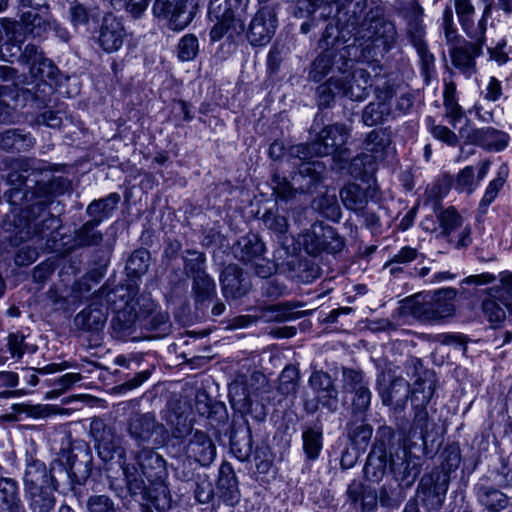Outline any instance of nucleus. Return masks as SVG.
I'll return each instance as SVG.
<instances>
[{
  "label": "nucleus",
  "mask_w": 512,
  "mask_h": 512,
  "mask_svg": "<svg viewBox=\"0 0 512 512\" xmlns=\"http://www.w3.org/2000/svg\"><path fill=\"white\" fill-rule=\"evenodd\" d=\"M20 62L29 66V73L33 79L34 87L25 89L26 77L18 75L16 70L8 66H0V79L11 84L0 85V96L16 93L15 96H47L53 94L54 82L59 70L53 62L44 56L36 45L27 44L20 56Z\"/></svg>",
  "instance_id": "1"
},
{
  "label": "nucleus",
  "mask_w": 512,
  "mask_h": 512,
  "mask_svg": "<svg viewBox=\"0 0 512 512\" xmlns=\"http://www.w3.org/2000/svg\"><path fill=\"white\" fill-rule=\"evenodd\" d=\"M68 461V468L61 461H53L48 470L44 462L33 456L27 457L23 476L25 492L43 488L58 490L61 483H67L72 489L83 484L90 474L87 464H77L73 456Z\"/></svg>",
  "instance_id": "2"
},
{
  "label": "nucleus",
  "mask_w": 512,
  "mask_h": 512,
  "mask_svg": "<svg viewBox=\"0 0 512 512\" xmlns=\"http://www.w3.org/2000/svg\"><path fill=\"white\" fill-rule=\"evenodd\" d=\"M298 170L292 174V181L285 177L274 175L272 177V188L279 199H289L295 192H312L323 181L326 173V166L321 161L299 160ZM296 165V163H293Z\"/></svg>",
  "instance_id": "3"
},
{
  "label": "nucleus",
  "mask_w": 512,
  "mask_h": 512,
  "mask_svg": "<svg viewBox=\"0 0 512 512\" xmlns=\"http://www.w3.org/2000/svg\"><path fill=\"white\" fill-rule=\"evenodd\" d=\"M208 15L211 21L216 22L210 30V39L213 42L224 36H240L245 30V10L235 7L231 1L211 0Z\"/></svg>",
  "instance_id": "4"
},
{
  "label": "nucleus",
  "mask_w": 512,
  "mask_h": 512,
  "mask_svg": "<svg viewBox=\"0 0 512 512\" xmlns=\"http://www.w3.org/2000/svg\"><path fill=\"white\" fill-rule=\"evenodd\" d=\"M423 9L418 2L412 1L405 8L407 36L420 59L421 73L426 81L435 74V57L429 51L425 41V27L422 23Z\"/></svg>",
  "instance_id": "5"
},
{
  "label": "nucleus",
  "mask_w": 512,
  "mask_h": 512,
  "mask_svg": "<svg viewBox=\"0 0 512 512\" xmlns=\"http://www.w3.org/2000/svg\"><path fill=\"white\" fill-rule=\"evenodd\" d=\"M489 296L482 303V318L487 319L492 328L497 327L506 318L504 306L508 311V321L512 324V272L499 274V284L490 289Z\"/></svg>",
  "instance_id": "6"
},
{
  "label": "nucleus",
  "mask_w": 512,
  "mask_h": 512,
  "mask_svg": "<svg viewBox=\"0 0 512 512\" xmlns=\"http://www.w3.org/2000/svg\"><path fill=\"white\" fill-rule=\"evenodd\" d=\"M345 126L335 124L325 127L318 138L310 144H298L289 149V156L293 159L306 161L313 156H327L333 154L338 147L347 141Z\"/></svg>",
  "instance_id": "7"
},
{
  "label": "nucleus",
  "mask_w": 512,
  "mask_h": 512,
  "mask_svg": "<svg viewBox=\"0 0 512 512\" xmlns=\"http://www.w3.org/2000/svg\"><path fill=\"white\" fill-rule=\"evenodd\" d=\"M119 290H108L103 286L93 295L91 304L80 311L75 317V325L78 329L91 333L102 331L105 326L108 309L115 303Z\"/></svg>",
  "instance_id": "8"
},
{
  "label": "nucleus",
  "mask_w": 512,
  "mask_h": 512,
  "mask_svg": "<svg viewBox=\"0 0 512 512\" xmlns=\"http://www.w3.org/2000/svg\"><path fill=\"white\" fill-rule=\"evenodd\" d=\"M196 0H155L153 16L169 30L181 31L194 19L197 12Z\"/></svg>",
  "instance_id": "9"
},
{
  "label": "nucleus",
  "mask_w": 512,
  "mask_h": 512,
  "mask_svg": "<svg viewBox=\"0 0 512 512\" xmlns=\"http://www.w3.org/2000/svg\"><path fill=\"white\" fill-rule=\"evenodd\" d=\"M9 172L6 182L10 189L4 193L7 201L15 206H21L28 201V190L26 189L27 177L33 171H41V162L34 158L19 157L7 160Z\"/></svg>",
  "instance_id": "10"
},
{
  "label": "nucleus",
  "mask_w": 512,
  "mask_h": 512,
  "mask_svg": "<svg viewBox=\"0 0 512 512\" xmlns=\"http://www.w3.org/2000/svg\"><path fill=\"white\" fill-rule=\"evenodd\" d=\"M391 144L390 134L384 129H374L363 143L364 153L353 159L349 171L354 177L368 174L375 170V163L383 160Z\"/></svg>",
  "instance_id": "11"
},
{
  "label": "nucleus",
  "mask_w": 512,
  "mask_h": 512,
  "mask_svg": "<svg viewBox=\"0 0 512 512\" xmlns=\"http://www.w3.org/2000/svg\"><path fill=\"white\" fill-rule=\"evenodd\" d=\"M126 431L139 448L150 445L161 446L169 438L164 424L159 422L152 413L135 414L130 417Z\"/></svg>",
  "instance_id": "12"
},
{
  "label": "nucleus",
  "mask_w": 512,
  "mask_h": 512,
  "mask_svg": "<svg viewBox=\"0 0 512 512\" xmlns=\"http://www.w3.org/2000/svg\"><path fill=\"white\" fill-rule=\"evenodd\" d=\"M298 241L304 250L313 256L323 252L336 254L345 246L344 239L337 231L323 222L313 223L309 229L299 235Z\"/></svg>",
  "instance_id": "13"
},
{
  "label": "nucleus",
  "mask_w": 512,
  "mask_h": 512,
  "mask_svg": "<svg viewBox=\"0 0 512 512\" xmlns=\"http://www.w3.org/2000/svg\"><path fill=\"white\" fill-rule=\"evenodd\" d=\"M457 294V290L451 287L439 289L423 297L421 302H416L413 313L419 320L426 322H439L452 317Z\"/></svg>",
  "instance_id": "14"
},
{
  "label": "nucleus",
  "mask_w": 512,
  "mask_h": 512,
  "mask_svg": "<svg viewBox=\"0 0 512 512\" xmlns=\"http://www.w3.org/2000/svg\"><path fill=\"white\" fill-rule=\"evenodd\" d=\"M334 42L331 48H326L312 63L310 77L315 82H320L334 68L344 74L352 67L351 55L357 50L356 46L339 48V40L335 38Z\"/></svg>",
  "instance_id": "15"
},
{
  "label": "nucleus",
  "mask_w": 512,
  "mask_h": 512,
  "mask_svg": "<svg viewBox=\"0 0 512 512\" xmlns=\"http://www.w3.org/2000/svg\"><path fill=\"white\" fill-rule=\"evenodd\" d=\"M441 458V466L444 472L442 480L438 477L436 483L432 485L431 478H422L419 484L421 493L427 497H432V505L436 507L441 506L444 501L448 489V475L460 465L461 455L459 447L455 444L446 446L441 453Z\"/></svg>",
  "instance_id": "16"
},
{
  "label": "nucleus",
  "mask_w": 512,
  "mask_h": 512,
  "mask_svg": "<svg viewBox=\"0 0 512 512\" xmlns=\"http://www.w3.org/2000/svg\"><path fill=\"white\" fill-rule=\"evenodd\" d=\"M90 434L95 441L99 457L103 461H110L115 456L125 463L126 449L123 446V439L118 436L114 429L109 427L101 418H94L90 424Z\"/></svg>",
  "instance_id": "17"
},
{
  "label": "nucleus",
  "mask_w": 512,
  "mask_h": 512,
  "mask_svg": "<svg viewBox=\"0 0 512 512\" xmlns=\"http://www.w3.org/2000/svg\"><path fill=\"white\" fill-rule=\"evenodd\" d=\"M376 390L382 404L390 406L394 414H402L410 395V384L403 377L381 373L376 379Z\"/></svg>",
  "instance_id": "18"
},
{
  "label": "nucleus",
  "mask_w": 512,
  "mask_h": 512,
  "mask_svg": "<svg viewBox=\"0 0 512 512\" xmlns=\"http://www.w3.org/2000/svg\"><path fill=\"white\" fill-rule=\"evenodd\" d=\"M118 297L124 302V306H118L115 303L109 306V308L115 311V316L111 321L112 334L117 339H125L130 336L137 327H140V310L139 301L125 299L128 294H120L123 289H118Z\"/></svg>",
  "instance_id": "19"
},
{
  "label": "nucleus",
  "mask_w": 512,
  "mask_h": 512,
  "mask_svg": "<svg viewBox=\"0 0 512 512\" xmlns=\"http://www.w3.org/2000/svg\"><path fill=\"white\" fill-rule=\"evenodd\" d=\"M308 384L312 389L316 402L310 408V404L306 403L307 411L314 413L320 404L329 412L334 413L338 409V390L331 376L323 370H315L308 379Z\"/></svg>",
  "instance_id": "20"
},
{
  "label": "nucleus",
  "mask_w": 512,
  "mask_h": 512,
  "mask_svg": "<svg viewBox=\"0 0 512 512\" xmlns=\"http://www.w3.org/2000/svg\"><path fill=\"white\" fill-rule=\"evenodd\" d=\"M276 27L277 18L274 10L262 8L252 19L247 38L254 46L265 45L272 39Z\"/></svg>",
  "instance_id": "21"
},
{
  "label": "nucleus",
  "mask_w": 512,
  "mask_h": 512,
  "mask_svg": "<svg viewBox=\"0 0 512 512\" xmlns=\"http://www.w3.org/2000/svg\"><path fill=\"white\" fill-rule=\"evenodd\" d=\"M184 453L201 466H209L216 457V446L206 432L196 429L185 444Z\"/></svg>",
  "instance_id": "22"
},
{
  "label": "nucleus",
  "mask_w": 512,
  "mask_h": 512,
  "mask_svg": "<svg viewBox=\"0 0 512 512\" xmlns=\"http://www.w3.org/2000/svg\"><path fill=\"white\" fill-rule=\"evenodd\" d=\"M125 36L126 32L121 20L109 14L102 20L97 42L105 52L112 53L122 47Z\"/></svg>",
  "instance_id": "23"
},
{
  "label": "nucleus",
  "mask_w": 512,
  "mask_h": 512,
  "mask_svg": "<svg viewBox=\"0 0 512 512\" xmlns=\"http://www.w3.org/2000/svg\"><path fill=\"white\" fill-rule=\"evenodd\" d=\"M139 305L140 328L159 333H166L169 330V315L161 311L151 298L141 297Z\"/></svg>",
  "instance_id": "24"
},
{
  "label": "nucleus",
  "mask_w": 512,
  "mask_h": 512,
  "mask_svg": "<svg viewBox=\"0 0 512 512\" xmlns=\"http://www.w3.org/2000/svg\"><path fill=\"white\" fill-rule=\"evenodd\" d=\"M25 30L33 37L42 38L53 30L62 40L68 39V32L55 19L44 17L35 12H26L23 14Z\"/></svg>",
  "instance_id": "25"
},
{
  "label": "nucleus",
  "mask_w": 512,
  "mask_h": 512,
  "mask_svg": "<svg viewBox=\"0 0 512 512\" xmlns=\"http://www.w3.org/2000/svg\"><path fill=\"white\" fill-rule=\"evenodd\" d=\"M220 282L226 298H240L250 288L249 283L243 278L242 269L237 265H228L220 275Z\"/></svg>",
  "instance_id": "26"
},
{
  "label": "nucleus",
  "mask_w": 512,
  "mask_h": 512,
  "mask_svg": "<svg viewBox=\"0 0 512 512\" xmlns=\"http://www.w3.org/2000/svg\"><path fill=\"white\" fill-rule=\"evenodd\" d=\"M480 39L466 42L462 46L454 47L450 51L452 63L467 76L476 73L475 58L479 54Z\"/></svg>",
  "instance_id": "27"
},
{
  "label": "nucleus",
  "mask_w": 512,
  "mask_h": 512,
  "mask_svg": "<svg viewBox=\"0 0 512 512\" xmlns=\"http://www.w3.org/2000/svg\"><path fill=\"white\" fill-rule=\"evenodd\" d=\"M0 507L5 512H27L20 497L19 484L13 478L0 476Z\"/></svg>",
  "instance_id": "28"
},
{
  "label": "nucleus",
  "mask_w": 512,
  "mask_h": 512,
  "mask_svg": "<svg viewBox=\"0 0 512 512\" xmlns=\"http://www.w3.org/2000/svg\"><path fill=\"white\" fill-rule=\"evenodd\" d=\"M387 469V453L384 443L376 444L370 451L365 466V478L373 483L382 480Z\"/></svg>",
  "instance_id": "29"
},
{
  "label": "nucleus",
  "mask_w": 512,
  "mask_h": 512,
  "mask_svg": "<svg viewBox=\"0 0 512 512\" xmlns=\"http://www.w3.org/2000/svg\"><path fill=\"white\" fill-rule=\"evenodd\" d=\"M217 487L220 491V496L226 504L232 506L238 501L237 478L232 465L228 462H224L220 466Z\"/></svg>",
  "instance_id": "30"
},
{
  "label": "nucleus",
  "mask_w": 512,
  "mask_h": 512,
  "mask_svg": "<svg viewBox=\"0 0 512 512\" xmlns=\"http://www.w3.org/2000/svg\"><path fill=\"white\" fill-rule=\"evenodd\" d=\"M235 258L249 264L264 253V244L257 235L251 234L240 238L232 248Z\"/></svg>",
  "instance_id": "31"
},
{
  "label": "nucleus",
  "mask_w": 512,
  "mask_h": 512,
  "mask_svg": "<svg viewBox=\"0 0 512 512\" xmlns=\"http://www.w3.org/2000/svg\"><path fill=\"white\" fill-rule=\"evenodd\" d=\"M370 27L373 32L369 35H363L362 38L367 37L373 44L383 46L384 51H388L395 44L397 38V31L393 23L384 20L371 21Z\"/></svg>",
  "instance_id": "32"
},
{
  "label": "nucleus",
  "mask_w": 512,
  "mask_h": 512,
  "mask_svg": "<svg viewBox=\"0 0 512 512\" xmlns=\"http://www.w3.org/2000/svg\"><path fill=\"white\" fill-rule=\"evenodd\" d=\"M392 100L393 98H377L369 103L362 114L364 124L374 126L384 122L390 116L394 117Z\"/></svg>",
  "instance_id": "33"
},
{
  "label": "nucleus",
  "mask_w": 512,
  "mask_h": 512,
  "mask_svg": "<svg viewBox=\"0 0 512 512\" xmlns=\"http://www.w3.org/2000/svg\"><path fill=\"white\" fill-rule=\"evenodd\" d=\"M436 381L434 373L424 371L410 387V395L412 404H428L434 394Z\"/></svg>",
  "instance_id": "34"
},
{
  "label": "nucleus",
  "mask_w": 512,
  "mask_h": 512,
  "mask_svg": "<svg viewBox=\"0 0 512 512\" xmlns=\"http://www.w3.org/2000/svg\"><path fill=\"white\" fill-rule=\"evenodd\" d=\"M35 145L30 133L18 129H9L0 134V148L6 151H28Z\"/></svg>",
  "instance_id": "35"
},
{
  "label": "nucleus",
  "mask_w": 512,
  "mask_h": 512,
  "mask_svg": "<svg viewBox=\"0 0 512 512\" xmlns=\"http://www.w3.org/2000/svg\"><path fill=\"white\" fill-rule=\"evenodd\" d=\"M134 458L139 466V472L144 474L149 481L157 475L156 471L164 466V459L150 447L140 448Z\"/></svg>",
  "instance_id": "36"
},
{
  "label": "nucleus",
  "mask_w": 512,
  "mask_h": 512,
  "mask_svg": "<svg viewBox=\"0 0 512 512\" xmlns=\"http://www.w3.org/2000/svg\"><path fill=\"white\" fill-rule=\"evenodd\" d=\"M230 448L240 461L247 460L252 453V434L249 425L238 427L230 435Z\"/></svg>",
  "instance_id": "37"
},
{
  "label": "nucleus",
  "mask_w": 512,
  "mask_h": 512,
  "mask_svg": "<svg viewBox=\"0 0 512 512\" xmlns=\"http://www.w3.org/2000/svg\"><path fill=\"white\" fill-rule=\"evenodd\" d=\"M343 205L354 213L363 212L368 204L366 191L356 183H349L340 190Z\"/></svg>",
  "instance_id": "38"
},
{
  "label": "nucleus",
  "mask_w": 512,
  "mask_h": 512,
  "mask_svg": "<svg viewBox=\"0 0 512 512\" xmlns=\"http://www.w3.org/2000/svg\"><path fill=\"white\" fill-rule=\"evenodd\" d=\"M347 424V435L350 441L359 447H366L373 433V428L365 421V417L353 416Z\"/></svg>",
  "instance_id": "39"
},
{
  "label": "nucleus",
  "mask_w": 512,
  "mask_h": 512,
  "mask_svg": "<svg viewBox=\"0 0 512 512\" xmlns=\"http://www.w3.org/2000/svg\"><path fill=\"white\" fill-rule=\"evenodd\" d=\"M192 295L197 305L211 302L216 296V284L213 278L206 273L192 279Z\"/></svg>",
  "instance_id": "40"
},
{
  "label": "nucleus",
  "mask_w": 512,
  "mask_h": 512,
  "mask_svg": "<svg viewBox=\"0 0 512 512\" xmlns=\"http://www.w3.org/2000/svg\"><path fill=\"white\" fill-rule=\"evenodd\" d=\"M120 195L116 192L99 200H94L87 207V214L93 219H99L100 223L110 217L120 202Z\"/></svg>",
  "instance_id": "41"
},
{
  "label": "nucleus",
  "mask_w": 512,
  "mask_h": 512,
  "mask_svg": "<svg viewBox=\"0 0 512 512\" xmlns=\"http://www.w3.org/2000/svg\"><path fill=\"white\" fill-rule=\"evenodd\" d=\"M51 488L25 492L32 512H53L56 498Z\"/></svg>",
  "instance_id": "42"
},
{
  "label": "nucleus",
  "mask_w": 512,
  "mask_h": 512,
  "mask_svg": "<svg viewBox=\"0 0 512 512\" xmlns=\"http://www.w3.org/2000/svg\"><path fill=\"white\" fill-rule=\"evenodd\" d=\"M100 225L99 219H91L85 222L75 232V242L79 247L97 246L103 241V234L96 230Z\"/></svg>",
  "instance_id": "43"
},
{
  "label": "nucleus",
  "mask_w": 512,
  "mask_h": 512,
  "mask_svg": "<svg viewBox=\"0 0 512 512\" xmlns=\"http://www.w3.org/2000/svg\"><path fill=\"white\" fill-rule=\"evenodd\" d=\"M184 272L187 277L192 279L206 274V256L203 252L197 250H185L183 256Z\"/></svg>",
  "instance_id": "44"
},
{
  "label": "nucleus",
  "mask_w": 512,
  "mask_h": 512,
  "mask_svg": "<svg viewBox=\"0 0 512 512\" xmlns=\"http://www.w3.org/2000/svg\"><path fill=\"white\" fill-rule=\"evenodd\" d=\"M427 404H412L414 410L413 422L410 428L412 436L419 435L423 441L429 436L431 423L426 409Z\"/></svg>",
  "instance_id": "45"
},
{
  "label": "nucleus",
  "mask_w": 512,
  "mask_h": 512,
  "mask_svg": "<svg viewBox=\"0 0 512 512\" xmlns=\"http://www.w3.org/2000/svg\"><path fill=\"white\" fill-rule=\"evenodd\" d=\"M342 383L343 391L351 394L369 387V382L361 370L347 367L342 368Z\"/></svg>",
  "instance_id": "46"
},
{
  "label": "nucleus",
  "mask_w": 512,
  "mask_h": 512,
  "mask_svg": "<svg viewBox=\"0 0 512 512\" xmlns=\"http://www.w3.org/2000/svg\"><path fill=\"white\" fill-rule=\"evenodd\" d=\"M303 449L309 460L318 458L322 449V430L319 427L306 429L302 435Z\"/></svg>",
  "instance_id": "47"
},
{
  "label": "nucleus",
  "mask_w": 512,
  "mask_h": 512,
  "mask_svg": "<svg viewBox=\"0 0 512 512\" xmlns=\"http://www.w3.org/2000/svg\"><path fill=\"white\" fill-rule=\"evenodd\" d=\"M59 220L51 213L40 222H28L25 229L19 232L21 242L32 239L35 236H42L46 230H49L58 224Z\"/></svg>",
  "instance_id": "48"
},
{
  "label": "nucleus",
  "mask_w": 512,
  "mask_h": 512,
  "mask_svg": "<svg viewBox=\"0 0 512 512\" xmlns=\"http://www.w3.org/2000/svg\"><path fill=\"white\" fill-rule=\"evenodd\" d=\"M509 136L493 128L482 129V148L490 151H501L506 148Z\"/></svg>",
  "instance_id": "49"
},
{
  "label": "nucleus",
  "mask_w": 512,
  "mask_h": 512,
  "mask_svg": "<svg viewBox=\"0 0 512 512\" xmlns=\"http://www.w3.org/2000/svg\"><path fill=\"white\" fill-rule=\"evenodd\" d=\"M124 474L127 482V487L131 494L141 495L146 491L145 476L139 472L134 464H126L124 467Z\"/></svg>",
  "instance_id": "50"
},
{
  "label": "nucleus",
  "mask_w": 512,
  "mask_h": 512,
  "mask_svg": "<svg viewBox=\"0 0 512 512\" xmlns=\"http://www.w3.org/2000/svg\"><path fill=\"white\" fill-rule=\"evenodd\" d=\"M321 96H362L355 92L351 84L343 82L341 79L331 77L320 92Z\"/></svg>",
  "instance_id": "51"
},
{
  "label": "nucleus",
  "mask_w": 512,
  "mask_h": 512,
  "mask_svg": "<svg viewBox=\"0 0 512 512\" xmlns=\"http://www.w3.org/2000/svg\"><path fill=\"white\" fill-rule=\"evenodd\" d=\"M150 265V253L145 249L135 250L129 257L126 269L134 276L147 272Z\"/></svg>",
  "instance_id": "52"
},
{
  "label": "nucleus",
  "mask_w": 512,
  "mask_h": 512,
  "mask_svg": "<svg viewBox=\"0 0 512 512\" xmlns=\"http://www.w3.org/2000/svg\"><path fill=\"white\" fill-rule=\"evenodd\" d=\"M199 52L198 38L194 34L184 35L177 45V57L180 61H191Z\"/></svg>",
  "instance_id": "53"
},
{
  "label": "nucleus",
  "mask_w": 512,
  "mask_h": 512,
  "mask_svg": "<svg viewBox=\"0 0 512 512\" xmlns=\"http://www.w3.org/2000/svg\"><path fill=\"white\" fill-rule=\"evenodd\" d=\"M317 209L327 219L338 222L341 218V209L335 195H324L317 202Z\"/></svg>",
  "instance_id": "54"
},
{
  "label": "nucleus",
  "mask_w": 512,
  "mask_h": 512,
  "mask_svg": "<svg viewBox=\"0 0 512 512\" xmlns=\"http://www.w3.org/2000/svg\"><path fill=\"white\" fill-rule=\"evenodd\" d=\"M68 15L75 28L87 25L93 17L91 11L76 0L69 2Z\"/></svg>",
  "instance_id": "55"
},
{
  "label": "nucleus",
  "mask_w": 512,
  "mask_h": 512,
  "mask_svg": "<svg viewBox=\"0 0 512 512\" xmlns=\"http://www.w3.org/2000/svg\"><path fill=\"white\" fill-rule=\"evenodd\" d=\"M264 225L277 235H284L289 228L288 220L285 216L280 215L277 211L268 210L262 217Z\"/></svg>",
  "instance_id": "56"
},
{
  "label": "nucleus",
  "mask_w": 512,
  "mask_h": 512,
  "mask_svg": "<svg viewBox=\"0 0 512 512\" xmlns=\"http://www.w3.org/2000/svg\"><path fill=\"white\" fill-rule=\"evenodd\" d=\"M508 177V169L507 167H500L497 172V176L488 184L485 194L482 198V204L489 205L494 201L499 191L504 186L506 179Z\"/></svg>",
  "instance_id": "57"
},
{
  "label": "nucleus",
  "mask_w": 512,
  "mask_h": 512,
  "mask_svg": "<svg viewBox=\"0 0 512 512\" xmlns=\"http://www.w3.org/2000/svg\"><path fill=\"white\" fill-rule=\"evenodd\" d=\"M298 379V369L292 365L286 366L279 376V391L286 395L295 392Z\"/></svg>",
  "instance_id": "58"
},
{
  "label": "nucleus",
  "mask_w": 512,
  "mask_h": 512,
  "mask_svg": "<svg viewBox=\"0 0 512 512\" xmlns=\"http://www.w3.org/2000/svg\"><path fill=\"white\" fill-rule=\"evenodd\" d=\"M391 470L396 478L407 485L412 484L420 473V468L416 464L411 465L408 460H403L399 467L393 462Z\"/></svg>",
  "instance_id": "59"
},
{
  "label": "nucleus",
  "mask_w": 512,
  "mask_h": 512,
  "mask_svg": "<svg viewBox=\"0 0 512 512\" xmlns=\"http://www.w3.org/2000/svg\"><path fill=\"white\" fill-rule=\"evenodd\" d=\"M372 393L369 387L353 393L352 398V414L353 416L366 417V413L370 408Z\"/></svg>",
  "instance_id": "60"
},
{
  "label": "nucleus",
  "mask_w": 512,
  "mask_h": 512,
  "mask_svg": "<svg viewBox=\"0 0 512 512\" xmlns=\"http://www.w3.org/2000/svg\"><path fill=\"white\" fill-rule=\"evenodd\" d=\"M475 173L472 166H467L457 174L454 188L459 192L471 193L476 189Z\"/></svg>",
  "instance_id": "61"
},
{
  "label": "nucleus",
  "mask_w": 512,
  "mask_h": 512,
  "mask_svg": "<svg viewBox=\"0 0 512 512\" xmlns=\"http://www.w3.org/2000/svg\"><path fill=\"white\" fill-rule=\"evenodd\" d=\"M460 136L466 139V142L461 146L460 159H467L469 156L475 154V145L480 141V134L477 130L470 131L469 127L460 129Z\"/></svg>",
  "instance_id": "62"
},
{
  "label": "nucleus",
  "mask_w": 512,
  "mask_h": 512,
  "mask_svg": "<svg viewBox=\"0 0 512 512\" xmlns=\"http://www.w3.org/2000/svg\"><path fill=\"white\" fill-rule=\"evenodd\" d=\"M170 424L172 428V435L175 438H186L188 436L191 437L193 432V424L190 420L187 419L183 414H176L174 419H170Z\"/></svg>",
  "instance_id": "63"
},
{
  "label": "nucleus",
  "mask_w": 512,
  "mask_h": 512,
  "mask_svg": "<svg viewBox=\"0 0 512 512\" xmlns=\"http://www.w3.org/2000/svg\"><path fill=\"white\" fill-rule=\"evenodd\" d=\"M89 512H117L114 501L106 495H93L87 502Z\"/></svg>",
  "instance_id": "64"
}]
</instances>
